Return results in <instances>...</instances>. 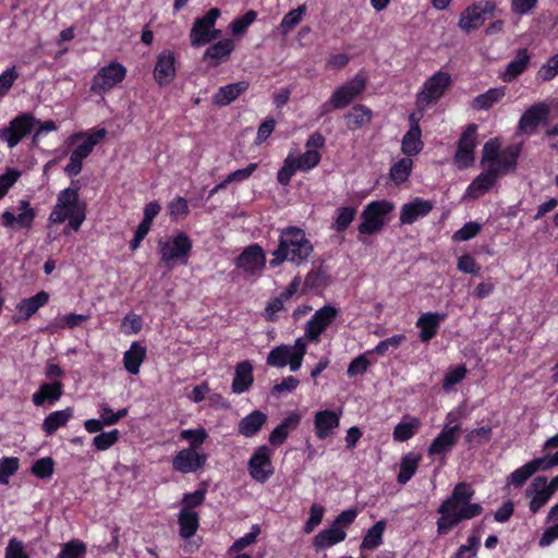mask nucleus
I'll list each match as a JSON object with an SVG mask.
<instances>
[{"instance_id":"nucleus-7","label":"nucleus","mask_w":558,"mask_h":558,"mask_svg":"<svg viewBox=\"0 0 558 558\" xmlns=\"http://www.w3.org/2000/svg\"><path fill=\"white\" fill-rule=\"evenodd\" d=\"M393 204L386 201H374L365 206L361 214L359 225L360 234L369 235L381 230L386 222V216L392 211Z\"/></svg>"},{"instance_id":"nucleus-62","label":"nucleus","mask_w":558,"mask_h":558,"mask_svg":"<svg viewBox=\"0 0 558 558\" xmlns=\"http://www.w3.org/2000/svg\"><path fill=\"white\" fill-rule=\"evenodd\" d=\"M53 460L49 457L37 460L32 468V472L39 478H49L53 474Z\"/></svg>"},{"instance_id":"nucleus-36","label":"nucleus","mask_w":558,"mask_h":558,"mask_svg":"<svg viewBox=\"0 0 558 558\" xmlns=\"http://www.w3.org/2000/svg\"><path fill=\"white\" fill-rule=\"evenodd\" d=\"M254 380L253 365L250 361H243L235 367V374L232 381V391L236 395L248 390Z\"/></svg>"},{"instance_id":"nucleus-14","label":"nucleus","mask_w":558,"mask_h":558,"mask_svg":"<svg viewBox=\"0 0 558 558\" xmlns=\"http://www.w3.org/2000/svg\"><path fill=\"white\" fill-rule=\"evenodd\" d=\"M36 217V211L31 203L21 199L16 210H5L2 213V225L8 229H31Z\"/></svg>"},{"instance_id":"nucleus-64","label":"nucleus","mask_w":558,"mask_h":558,"mask_svg":"<svg viewBox=\"0 0 558 558\" xmlns=\"http://www.w3.org/2000/svg\"><path fill=\"white\" fill-rule=\"evenodd\" d=\"M558 74V53L553 56L547 63L538 70L537 76L544 81H550Z\"/></svg>"},{"instance_id":"nucleus-60","label":"nucleus","mask_w":558,"mask_h":558,"mask_svg":"<svg viewBox=\"0 0 558 558\" xmlns=\"http://www.w3.org/2000/svg\"><path fill=\"white\" fill-rule=\"evenodd\" d=\"M465 415V407L459 405L448 412L445 417L444 426L442 428H451V430L461 433V420Z\"/></svg>"},{"instance_id":"nucleus-26","label":"nucleus","mask_w":558,"mask_h":558,"mask_svg":"<svg viewBox=\"0 0 558 558\" xmlns=\"http://www.w3.org/2000/svg\"><path fill=\"white\" fill-rule=\"evenodd\" d=\"M49 301V294L40 291L37 294L23 299L17 305V314L14 316V322H25L29 319L40 307L45 306Z\"/></svg>"},{"instance_id":"nucleus-23","label":"nucleus","mask_w":558,"mask_h":558,"mask_svg":"<svg viewBox=\"0 0 558 558\" xmlns=\"http://www.w3.org/2000/svg\"><path fill=\"white\" fill-rule=\"evenodd\" d=\"M341 411L322 410L314 416L315 435L318 439L331 436L340 425Z\"/></svg>"},{"instance_id":"nucleus-28","label":"nucleus","mask_w":558,"mask_h":558,"mask_svg":"<svg viewBox=\"0 0 558 558\" xmlns=\"http://www.w3.org/2000/svg\"><path fill=\"white\" fill-rule=\"evenodd\" d=\"M531 61V54L527 49H519L514 58L507 64L506 69L500 73L499 77L510 83L520 76L529 66Z\"/></svg>"},{"instance_id":"nucleus-4","label":"nucleus","mask_w":558,"mask_h":558,"mask_svg":"<svg viewBox=\"0 0 558 558\" xmlns=\"http://www.w3.org/2000/svg\"><path fill=\"white\" fill-rule=\"evenodd\" d=\"M86 214V206L80 201L78 192L68 187L60 191L57 195V202L52 207L48 223H63L66 219Z\"/></svg>"},{"instance_id":"nucleus-10","label":"nucleus","mask_w":558,"mask_h":558,"mask_svg":"<svg viewBox=\"0 0 558 558\" xmlns=\"http://www.w3.org/2000/svg\"><path fill=\"white\" fill-rule=\"evenodd\" d=\"M496 10V3L490 0L477 1L464 9L459 19V27L471 33L478 29L486 20L487 15H492Z\"/></svg>"},{"instance_id":"nucleus-6","label":"nucleus","mask_w":558,"mask_h":558,"mask_svg":"<svg viewBox=\"0 0 558 558\" xmlns=\"http://www.w3.org/2000/svg\"><path fill=\"white\" fill-rule=\"evenodd\" d=\"M192 241L185 232H179L174 236L158 242V252L160 259L168 266L180 262L186 264L191 250Z\"/></svg>"},{"instance_id":"nucleus-24","label":"nucleus","mask_w":558,"mask_h":558,"mask_svg":"<svg viewBox=\"0 0 558 558\" xmlns=\"http://www.w3.org/2000/svg\"><path fill=\"white\" fill-rule=\"evenodd\" d=\"M447 314L442 312L423 313L416 320L415 326L420 329V340L422 342L430 341L438 332L440 324L446 320Z\"/></svg>"},{"instance_id":"nucleus-56","label":"nucleus","mask_w":558,"mask_h":558,"mask_svg":"<svg viewBox=\"0 0 558 558\" xmlns=\"http://www.w3.org/2000/svg\"><path fill=\"white\" fill-rule=\"evenodd\" d=\"M121 437V433L118 429L109 432H102L96 435L93 439V446L98 451H105L111 448Z\"/></svg>"},{"instance_id":"nucleus-58","label":"nucleus","mask_w":558,"mask_h":558,"mask_svg":"<svg viewBox=\"0 0 558 558\" xmlns=\"http://www.w3.org/2000/svg\"><path fill=\"white\" fill-rule=\"evenodd\" d=\"M481 545V538L471 535L466 544L461 545L451 558H475Z\"/></svg>"},{"instance_id":"nucleus-29","label":"nucleus","mask_w":558,"mask_h":558,"mask_svg":"<svg viewBox=\"0 0 558 558\" xmlns=\"http://www.w3.org/2000/svg\"><path fill=\"white\" fill-rule=\"evenodd\" d=\"M63 393V384L61 380L44 383L39 389L33 395L32 401L35 405L41 407L46 402L54 404Z\"/></svg>"},{"instance_id":"nucleus-17","label":"nucleus","mask_w":558,"mask_h":558,"mask_svg":"<svg viewBox=\"0 0 558 558\" xmlns=\"http://www.w3.org/2000/svg\"><path fill=\"white\" fill-rule=\"evenodd\" d=\"M366 85L363 75H355L349 83L342 85L333 92L330 97V105L333 109L345 108L357 95H360Z\"/></svg>"},{"instance_id":"nucleus-54","label":"nucleus","mask_w":558,"mask_h":558,"mask_svg":"<svg viewBox=\"0 0 558 558\" xmlns=\"http://www.w3.org/2000/svg\"><path fill=\"white\" fill-rule=\"evenodd\" d=\"M98 413L104 426H111L128 415V409L124 408L114 412L106 403H101L98 405Z\"/></svg>"},{"instance_id":"nucleus-9","label":"nucleus","mask_w":558,"mask_h":558,"mask_svg":"<svg viewBox=\"0 0 558 558\" xmlns=\"http://www.w3.org/2000/svg\"><path fill=\"white\" fill-rule=\"evenodd\" d=\"M451 76L447 72L438 71L425 81L417 94V105L429 107L435 105L451 85Z\"/></svg>"},{"instance_id":"nucleus-31","label":"nucleus","mask_w":558,"mask_h":558,"mask_svg":"<svg viewBox=\"0 0 558 558\" xmlns=\"http://www.w3.org/2000/svg\"><path fill=\"white\" fill-rule=\"evenodd\" d=\"M267 414L259 410H255L244 416L238 425V432L240 435L251 438L258 434L263 426L267 422Z\"/></svg>"},{"instance_id":"nucleus-21","label":"nucleus","mask_w":558,"mask_h":558,"mask_svg":"<svg viewBox=\"0 0 558 558\" xmlns=\"http://www.w3.org/2000/svg\"><path fill=\"white\" fill-rule=\"evenodd\" d=\"M525 496L530 499V512L533 514L539 512L553 496L547 488V478L545 476H536L526 488Z\"/></svg>"},{"instance_id":"nucleus-12","label":"nucleus","mask_w":558,"mask_h":558,"mask_svg":"<svg viewBox=\"0 0 558 558\" xmlns=\"http://www.w3.org/2000/svg\"><path fill=\"white\" fill-rule=\"evenodd\" d=\"M36 123L38 122L33 114L22 113L14 118L8 126L0 130V140L13 148L32 132Z\"/></svg>"},{"instance_id":"nucleus-61","label":"nucleus","mask_w":558,"mask_h":558,"mask_svg":"<svg viewBox=\"0 0 558 558\" xmlns=\"http://www.w3.org/2000/svg\"><path fill=\"white\" fill-rule=\"evenodd\" d=\"M143 326V322L140 315L130 313L121 323V331L126 336L137 335Z\"/></svg>"},{"instance_id":"nucleus-48","label":"nucleus","mask_w":558,"mask_h":558,"mask_svg":"<svg viewBox=\"0 0 558 558\" xmlns=\"http://www.w3.org/2000/svg\"><path fill=\"white\" fill-rule=\"evenodd\" d=\"M357 213L355 206H341L336 209V216L331 223V228L337 232H342L348 229L354 220Z\"/></svg>"},{"instance_id":"nucleus-37","label":"nucleus","mask_w":558,"mask_h":558,"mask_svg":"<svg viewBox=\"0 0 558 558\" xmlns=\"http://www.w3.org/2000/svg\"><path fill=\"white\" fill-rule=\"evenodd\" d=\"M146 357V348L140 342L134 341L130 345V349L124 352L123 365L125 369L132 374L137 375L140 367Z\"/></svg>"},{"instance_id":"nucleus-20","label":"nucleus","mask_w":558,"mask_h":558,"mask_svg":"<svg viewBox=\"0 0 558 558\" xmlns=\"http://www.w3.org/2000/svg\"><path fill=\"white\" fill-rule=\"evenodd\" d=\"M154 78L159 86L170 84L177 74L175 54L170 49H163L156 59Z\"/></svg>"},{"instance_id":"nucleus-15","label":"nucleus","mask_w":558,"mask_h":558,"mask_svg":"<svg viewBox=\"0 0 558 558\" xmlns=\"http://www.w3.org/2000/svg\"><path fill=\"white\" fill-rule=\"evenodd\" d=\"M207 461V454L202 450L184 448L177 452L172 459V469L179 473H195L202 469Z\"/></svg>"},{"instance_id":"nucleus-53","label":"nucleus","mask_w":558,"mask_h":558,"mask_svg":"<svg viewBox=\"0 0 558 558\" xmlns=\"http://www.w3.org/2000/svg\"><path fill=\"white\" fill-rule=\"evenodd\" d=\"M257 13L254 10H248L244 15L234 19L229 28L234 36H242L246 33L247 28L256 21Z\"/></svg>"},{"instance_id":"nucleus-30","label":"nucleus","mask_w":558,"mask_h":558,"mask_svg":"<svg viewBox=\"0 0 558 558\" xmlns=\"http://www.w3.org/2000/svg\"><path fill=\"white\" fill-rule=\"evenodd\" d=\"M301 423V415L292 412L290 413L269 435V442L272 446L282 445L289 437L290 433L298 428Z\"/></svg>"},{"instance_id":"nucleus-55","label":"nucleus","mask_w":558,"mask_h":558,"mask_svg":"<svg viewBox=\"0 0 558 558\" xmlns=\"http://www.w3.org/2000/svg\"><path fill=\"white\" fill-rule=\"evenodd\" d=\"M86 550L85 543L80 539H72L62 545L56 558H82L85 556Z\"/></svg>"},{"instance_id":"nucleus-40","label":"nucleus","mask_w":558,"mask_h":558,"mask_svg":"<svg viewBox=\"0 0 558 558\" xmlns=\"http://www.w3.org/2000/svg\"><path fill=\"white\" fill-rule=\"evenodd\" d=\"M424 144L422 142V131L410 128L401 141V151L409 158L416 156L422 151Z\"/></svg>"},{"instance_id":"nucleus-38","label":"nucleus","mask_w":558,"mask_h":558,"mask_svg":"<svg viewBox=\"0 0 558 558\" xmlns=\"http://www.w3.org/2000/svg\"><path fill=\"white\" fill-rule=\"evenodd\" d=\"M248 88L246 81H240L222 86L214 96V102L219 106H227L235 100L242 93Z\"/></svg>"},{"instance_id":"nucleus-25","label":"nucleus","mask_w":558,"mask_h":558,"mask_svg":"<svg viewBox=\"0 0 558 558\" xmlns=\"http://www.w3.org/2000/svg\"><path fill=\"white\" fill-rule=\"evenodd\" d=\"M433 207L434 205L430 201L420 197L403 204L400 210L401 225H412L420 218L426 217L432 211Z\"/></svg>"},{"instance_id":"nucleus-5","label":"nucleus","mask_w":558,"mask_h":558,"mask_svg":"<svg viewBox=\"0 0 558 558\" xmlns=\"http://www.w3.org/2000/svg\"><path fill=\"white\" fill-rule=\"evenodd\" d=\"M305 354L306 342L298 338L293 344H281L270 350L266 362L276 368L289 365L291 372H296L301 368Z\"/></svg>"},{"instance_id":"nucleus-59","label":"nucleus","mask_w":558,"mask_h":558,"mask_svg":"<svg viewBox=\"0 0 558 558\" xmlns=\"http://www.w3.org/2000/svg\"><path fill=\"white\" fill-rule=\"evenodd\" d=\"M492 427L490 426H482L480 428L471 429L465 435V442L470 446H480L489 441L492 437Z\"/></svg>"},{"instance_id":"nucleus-57","label":"nucleus","mask_w":558,"mask_h":558,"mask_svg":"<svg viewBox=\"0 0 558 558\" xmlns=\"http://www.w3.org/2000/svg\"><path fill=\"white\" fill-rule=\"evenodd\" d=\"M88 318H89L88 315L68 314V315H63V316H59V317L54 318V320L51 323L50 327L51 328H60V329H63V328L72 329L74 327L80 326L81 324L86 322Z\"/></svg>"},{"instance_id":"nucleus-43","label":"nucleus","mask_w":558,"mask_h":558,"mask_svg":"<svg viewBox=\"0 0 558 558\" xmlns=\"http://www.w3.org/2000/svg\"><path fill=\"white\" fill-rule=\"evenodd\" d=\"M421 421L417 417L405 416L393 429V439L396 441H407L412 438L418 428Z\"/></svg>"},{"instance_id":"nucleus-47","label":"nucleus","mask_w":558,"mask_h":558,"mask_svg":"<svg viewBox=\"0 0 558 558\" xmlns=\"http://www.w3.org/2000/svg\"><path fill=\"white\" fill-rule=\"evenodd\" d=\"M386 529V521H377L364 536L361 548L366 550H374L383 544V535Z\"/></svg>"},{"instance_id":"nucleus-22","label":"nucleus","mask_w":558,"mask_h":558,"mask_svg":"<svg viewBox=\"0 0 558 558\" xmlns=\"http://www.w3.org/2000/svg\"><path fill=\"white\" fill-rule=\"evenodd\" d=\"M549 107L544 102L531 106L524 111L518 123V134H532L542 121L547 119Z\"/></svg>"},{"instance_id":"nucleus-1","label":"nucleus","mask_w":558,"mask_h":558,"mask_svg":"<svg viewBox=\"0 0 558 558\" xmlns=\"http://www.w3.org/2000/svg\"><path fill=\"white\" fill-rule=\"evenodd\" d=\"M474 494V488L465 482H460L453 487L451 495L441 501L437 510L438 535H447L460 522L482 514V505L472 501Z\"/></svg>"},{"instance_id":"nucleus-18","label":"nucleus","mask_w":558,"mask_h":558,"mask_svg":"<svg viewBox=\"0 0 558 558\" xmlns=\"http://www.w3.org/2000/svg\"><path fill=\"white\" fill-rule=\"evenodd\" d=\"M338 311L331 305H326L318 310L305 326V336L311 341H317L319 336L336 318Z\"/></svg>"},{"instance_id":"nucleus-45","label":"nucleus","mask_w":558,"mask_h":558,"mask_svg":"<svg viewBox=\"0 0 558 558\" xmlns=\"http://www.w3.org/2000/svg\"><path fill=\"white\" fill-rule=\"evenodd\" d=\"M180 534L184 538L193 536L198 527V514L189 508H183L179 514Z\"/></svg>"},{"instance_id":"nucleus-42","label":"nucleus","mask_w":558,"mask_h":558,"mask_svg":"<svg viewBox=\"0 0 558 558\" xmlns=\"http://www.w3.org/2000/svg\"><path fill=\"white\" fill-rule=\"evenodd\" d=\"M506 95L505 87L489 88L487 92L476 96L472 102L475 110H488L498 104Z\"/></svg>"},{"instance_id":"nucleus-35","label":"nucleus","mask_w":558,"mask_h":558,"mask_svg":"<svg viewBox=\"0 0 558 558\" xmlns=\"http://www.w3.org/2000/svg\"><path fill=\"white\" fill-rule=\"evenodd\" d=\"M347 537L344 529L331 524L330 527L320 531L313 541V546L316 550L329 548L338 543H341Z\"/></svg>"},{"instance_id":"nucleus-32","label":"nucleus","mask_w":558,"mask_h":558,"mask_svg":"<svg viewBox=\"0 0 558 558\" xmlns=\"http://www.w3.org/2000/svg\"><path fill=\"white\" fill-rule=\"evenodd\" d=\"M496 178L487 170L478 174L466 187L463 199H477L486 194L496 183Z\"/></svg>"},{"instance_id":"nucleus-16","label":"nucleus","mask_w":558,"mask_h":558,"mask_svg":"<svg viewBox=\"0 0 558 558\" xmlns=\"http://www.w3.org/2000/svg\"><path fill=\"white\" fill-rule=\"evenodd\" d=\"M266 257L258 244L247 246L236 258L235 265L248 276H258L263 271Z\"/></svg>"},{"instance_id":"nucleus-34","label":"nucleus","mask_w":558,"mask_h":558,"mask_svg":"<svg viewBox=\"0 0 558 558\" xmlns=\"http://www.w3.org/2000/svg\"><path fill=\"white\" fill-rule=\"evenodd\" d=\"M541 465L542 462L538 461L537 458L526 462L510 473L507 477L506 485L521 488L537 471H542Z\"/></svg>"},{"instance_id":"nucleus-51","label":"nucleus","mask_w":558,"mask_h":558,"mask_svg":"<svg viewBox=\"0 0 558 558\" xmlns=\"http://www.w3.org/2000/svg\"><path fill=\"white\" fill-rule=\"evenodd\" d=\"M180 438L189 442V448L201 450L202 445L208 438V433L204 427L183 429L180 433Z\"/></svg>"},{"instance_id":"nucleus-41","label":"nucleus","mask_w":558,"mask_h":558,"mask_svg":"<svg viewBox=\"0 0 558 558\" xmlns=\"http://www.w3.org/2000/svg\"><path fill=\"white\" fill-rule=\"evenodd\" d=\"M73 417V409L66 408L51 412L43 423V430L47 435H52L58 428L66 425V423Z\"/></svg>"},{"instance_id":"nucleus-33","label":"nucleus","mask_w":558,"mask_h":558,"mask_svg":"<svg viewBox=\"0 0 558 558\" xmlns=\"http://www.w3.org/2000/svg\"><path fill=\"white\" fill-rule=\"evenodd\" d=\"M234 50V43L232 39H222L209 46L205 53L204 60H209L211 66H217L227 61Z\"/></svg>"},{"instance_id":"nucleus-19","label":"nucleus","mask_w":558,"mask_h":558,"mask_svg":"<svg viewBox=\"0 0 558 558\" xmlns=\"http://www.w3.org/2000/svg\"><path fill=\"white\" fill-rule=\"evenodd\" d=\"M521 145H510L487 166V171L496 179L515 169Z\"/></svg>"},{"instance_id":"nucleus-63","label":"nucleus","mask_w":558,"mask_h":558,"mask_svg":"<svg viewBox=\"0 0 558 558\" xmlns=\"http://www.w3.org/2000/svg\"><path fill=\"white\" fill-rule=\"evenodd\" d=\"M4 558H29V555L26 551L25 544L12 537L5 547Z\"/></svg>"},{"instance_id":"nucleus-46","label":"nucleus","mask_w":558,"mask_h":558,"mask_svg":"<svg viewBox=\"0 0 558 558\" xmlns=\"http://www.w3.org/2000/svg\"><path fill=\"white\" fill-rule=\"evenodd\" d=\"M306 13V5L302 4L299 8L289 11L284 16L282 17L277 31L283 35L287 36L290 34L296 25L301 23L304 15Z\"/></svg>"},{"instance_id":"nucleus-11","label":"nucleus","mask_w":558,"mask_h":558,"mask_svg":"<svg viewBox=\"0 0 558 558\" xmlns=\"http://www.w3.org/2000/svg\"><path fill=\"white\" fill-rule=\"evenodd\" d=\"M126 75V69L119 62H110L108 65L102 66L95 74L92 81L90 89L95 94H105L118 84H120Z\"/></svg>"},{"instance_id":"nucleus-2","label":"nucleus","mask_w":558,"mask_h":558,"mask_svg":"<svg viewBox=\"0 0 558 558\" xmlns=\"http://www.w3.org/2000/svg\"><path fill=\"white\" fill-rule=\"evenodd\" d=\"M313 250L304 230L298 227H288L281 230L279 245L274 251V258L270 259L269 264L276 267L288 260L301 265L307 260Z\"/></svg>"},{"instance_id":"nucleus-50","label":"nucleus","mask_w":558,"mask_h":558,"mask_svg":"<svg viewBox=\"0 0 558 558\" xmlns=\"http://www.w3.org/2000/svg\"><path fill=\"white\" fill-rule=\"evenodd\" d=\"M468 369L464 365H458L449 368L444 376L442 389L446 392L456 390V385L460 384L466 376Z\"/></svg>"},{"instance_id":"nucleus-3","label":"nucleus","mask_w":558,"mask_h":558,"mask_svg":"<svg viewBox=\"0 0 558 558\" xmlns=\"http://www.w3.org/2000/svg\"><path fill=\"white\" fill-rule=\"evenodd\" d=\"M107 135L106 129H95L85 132H77L69 136L68 143L75 145L70 155V160L64 171L70 177L77 175L83 168V160L87 158L95 146L99 144Z\"/></svg>"},{"instance_id":"nucleus-13","label":"nucleus","mask_w":558,"mask_h":558,"mask_svg":"<svg viewBox=\"0 0 558 558\" xmlns=\"http://www.w3.org/2000/svg\"><path fill=\"white\" fill-rule=\"evenodd\" d=\"M270 457V449L263 445L259 446L250 458L247 463L248 473L256 482L265 483L274 474Z\"/></svg>"},{"instance_id":"nucleus-27","label":"nucleus","mask_w":558,"mask_h":558,"mask_svg":"<svg viewBox=\"0 0 558 558\" xmlns=\"http://www.w3.org/2000/svg\"><path fill=\"white\" fill-rule=\"evenodd\" d=\"M460 438V433L451 430V428H441L440 433L428 447L429 456H446L452 450Z\"/></svg>"},{"instance_id":"nucleus-8","label":"nucleus","mask_w":558,"mask_h":558,"mask_svg":"<svg viewBox=\"0 0 558 558\" xmlns=\"http://www.w3.org/2000/svg\"><path fill=\"white\" fill-rule=\"evenodd\" d=\"M219 16L220 10L213 8L203 17L194 21L190 32V40L193 47L204 46L220 36L221 32L215 28Z\"/></svg>"},{"instance_id":"nucleus-52","label":"nucleus","mask_w":558,"mask_h":558,"mask_svg":"<svg viewBox=\"0 0 558 558\" xmlns=\"http://www.w3.org/2000/svg\"><path fill=\"white\" fill-rule=\"evenodd\" d=\"M319 151L306 150L298 155L293 153L294 166L299 171H308L315 168L320 161Z\"/></svg>"},{"instance_id":"nucleus-44","label":"nucleus","mask_w":558,"mask_h":558,"mask_svg":"<svg viewBox=\"0 0 558 558\" xmlns=\"http://www.w3.org/2000/svg\"><path fill=\"white\" fill-rule=\"evenodd\" d=\"M421 456L415 452H409L401 458L400 470L397 477L398 483L407 484L415 474Z\"/></svg>"},{"instance_id":"nucleus-39","label":"nucleus","mask_w":558,"mask_h":558,"mask_svg":"<svg viewBox=\"0 0 558 558\" xmlns=\"http://www.w3.org/2000/svg\"><path fill=\"white\" fill-rule=\"evenodd\" d=\"M373 112L364 105H355L344 116L348 129L355 131L371 122Z\"/></svg>"},{"instance_id":"nucleus-49","label":"nucleus","mask_w":558,"mask_h":558,"mask_svg":"<svg viewBox=\"0 0 558 558\" xmlns=\"http://www.w3.org/2000/svg\"><path fill=\"white\" fill-rule=\"evenodd\" d=\"M413 161L411 158L405 157L397 161L390 168V179L396 184H401L408 180L411 174Z\"/></svg>"}]
</instances>
